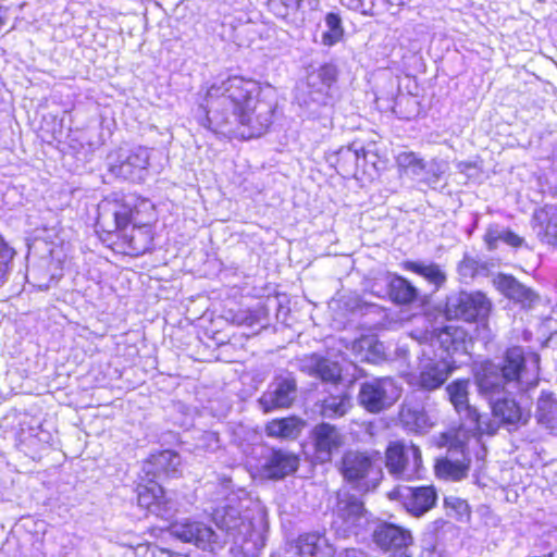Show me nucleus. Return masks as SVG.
Returning <instances> with one entry per match:
<instances>
[{"label": "nucleus", "mask_w": 557, "mask_h": 557, "mask_svg": "<svg viewBox=\"0 0 557 557\" xmlns=\"http://www.w3.org/2000/svg\"><path fill=\"white\" fill-rule=\"evenodd\" d=\"M357 161V157L355 153L349 150L343 152L338 151L336 154V160L334 166L341 175H347L351 172Z\"/></svg>", "instance_id": "44"}, {"label": "nucleus", "mask_w": 557, "mask_h": 557, "mask_svg": "<svg viewBox=\"0 0 557 557\" xmlns=\"http://www.w3.org/2000/svg\"><path fill=\"white\" fill-rule=\"evenodd\" d=\"M320 414L325 419L344 417L352 408V399L345 388L335 387L334 393H329L320 400Z\"/></svg>", "instance_id": "22"}, {"label": "nucleus", "mask_w": 557, "mask_h": 557, "mask_svg": "<svg viewBox=\"0 0 557 557\" xmlns=\"http://www.w3.org/2000/svg\"><path fill=\"white\" fill-rule=\"evenodd\" d=\"M294 366L309 376L322 382L336 384L342 380V368L338 362L320 354L305 355L294 361Z\"/></svg>", "instance_id": "12"}, {"label": "nucleus", "mask_w": 557, "mask_h": 557, "mask_svg": "<svg viewBox=\"0 0 557 557\" xmlns=\"http://www.w3.org/2000/svg\"><path fill=\"white\" fill-rule=\"evenodd\" d=\"M182 460L177 453L166 449L152 454L141 467L147 478L158 481L161 478H175L181 474Z\"/></svg>", "instance_id": "16"}, {"label": "nucleus", "mask_w": 557, "mask_h": 557, "mask_svg": "<svg viewBox=\"0 0 557 557\" xmlns=\"http://www.w3.org/2000/svg\"><path fill=\"white\" fill-rule=\"evenodd\" d=\"M388 287L391 298L397 304L407 305L418 299V288L401 276H394L389 281Z\"/></svg>", "instance_id": "29"}, {"label": "nucleus", "mask_w": 557, "mask_h": 557, "mask_svg": "<svg viewBox=\"0 0 557 557\" xmlns=\"http://www.w3.org/2000/svg\"><path fill=\"white\" fill-rule=\"evenodd\" d=\"M304 0H269L268 9L277 18L288 20L300 10Z\"/></svg>", "instance_id": "34"}, {"label": "nucleus", "mask_w": 557, "mask_h": 557, "mask_svg": "<svg viewBox=\"0 0 557 557\" xmlns=\"http://www.w3.org/2000/svg\"><path fill=\"white\" fill-rule=\"evenodd\" d=\"M312 435L317 453L322 460H329L332 453L344 443V437L337 428L324 422L314 426Z\"/></svg>", "instance_id": "20"}, {"label": "nucleus", "mask_w": 557, "mask_h": 557, "mask_svg": "<svg viewBox=\"0 0 557 557\" xmlns=\"http://www.w3.org/2000/svg\"><path fill=\"white\" fill-rule=\"evenodd\" d=\"M339 473L351 488L373 492L383 479L382 457L377 450H346L339 461Z\"/></svg>", "instance_id": "4"}, {"label": "nucleus", "mask_w": 557, "mask_h": 557, "mask_svg": "<svg viewBox=\"0 0 557 557\" xmlns=\"http://www.w3.org/2000/svg\"><path fill=\"white\" fill-rule=\"evenodd\" d=\"M475 478V483L480 486H485V482H483V478H481L479 474L474 475Z\"/></svg>", "instance_id": "52"}, {"label": "nucleus", "mask_w": 557, "mask_h": 557, "mask_svg": "<svg viewBox=\"0 0 557 557\" xmlns=\"http://www.w3.org/2000/svg\"><path fill=\"white\" fill-rule=\"evenodd\" d=\"M335 557H370V556L360 548L349 547V548L338 549Z\"/></svg>", "instance_id": "47"}, {"label": "nucleus", "mask_w": 557, "mask_h": 557, "mask_svg": "<svg viewBox=\"0 0 557 557\" xmlns=\"http://www.w3.org/2000/svg\"><path fill=\"white\" fill-rule=\"evenodd\" d=\"M133 211H98L96 218V227L98 232L113 234L115 232L125 233L128 224L132 222Z\"/></svg>", "instance_id": "27"}, {"label": "nucleus", "mask_w": 557, "mask_h": 557, "mask_svg": "<svg viewBox=\"0 0 557 557\" xmlns=\"http://www.w3.org/2000/svg\"><path fill=\"white\" fill-rule=\"evenodd\" d=\"M539 424L557 432V396L549 391H542L535 409Z\"/></svg>", "instance_id": "26"}, {"label": "nucleus", "mask_w": 557, "mask_h": 557, "mask_svg": "<svg viewBox=\"0 0 557 557\" xmlns=\"http://www.w3.org/2000/svg\"><path fill=\"white\" fill-rule=\"evenodd\" d=\"M372 537L380 548L391 554L406 552L413 543V536L409 530L392 523L377 525Z\"/></svg>", "instance_id": "15"}, {"label": "nucleus", "mask_w": 557, "mask_h": 557, "mask_svg": "<svg viewBox=\"0 0 557 557\" xmlns=\"http://www.w3.org/2000/svg\"><path fill=\"white\" fill-rule=\"evenodd\" d=\"M257 321L256 317L250 314L249 317H246L245 319V322L248 324V325H253L255 322Z\"/></svg>", "instance_id": "51"}, {"label": "nucleus", "mask_w": 557, "mask_h": 557, "mask_svg": "<svg viewBox=\"0 0 557 557\" xmlns=\"http://www.w3.org/2000/svg\"><path fill=\"white\" fill-rule=\"evenodd\" d=\"M302 423L295 417L272 420L267 424V434L271 437L295 438L300 433Z\"/></svg>", "instance_id": "31"}, {"label": "nucleus", "mask_w": 557, "mask_h": 557, "mask_svg": "<svg viewBox=\"0 0 557 557\" xmlns=\"http://www.w3.org/2000/svg\"><path fill=\"white\" fill-rule=\"evenodd\" d=\"M468 380H456L447 385L446 392L456 411L465 420V430L469 434V441H474L481 451L476 453L478 459H484L486 455L485 435L487 422L482 419L478 409L468 403Z\"/></svg>", "instance_id": "6"}, {"label": "nucleus", "mask_w": 557, "mask_h": 557, "mask_svg": "<svg viewBox=\"0 0 557 557\" xmlns=\"http://www.w3.org/2000/svg\"><path fill=\"white\" fill-rule=\"evenodd\" d=\"M363 503L358 497L346 492L338 493L335 524L341 521L345 531H351L363 519Z\"/></svg>", "instance_id": "19"}, {"label": "nucleus", "mask_w": 557, "mask_h": 557, "mask_svg": "<svg viewBox=\"0 0 557 557\" xmlns=\"http://www.w3.org/2000/svg\"><path fill=\"white\" fill-rule=\"evenodd\" d=\"M435 444L438 447H447L448 454L450 455H454L455 453H461L463 455L466 445L465 441L460 437V432L456 430L441 433L435 438Z\"/></svg>", "instance_id": "36"}, {"label": "nucleus", "mask_w": 557, "mask_h": 557, "mask_svg": "<svg viewBox=\"0 0 557 557\" xmlns=\"http://www.w3.org/2000/svg\"><path fill=\"white\" fill-rule=\"evenodd\" d=\"M485 295L482 293H457L447 297L444 315L447 320L473 321L483 309Z\"/></svg>", "instance_id": "13"}, {"label": "nucleus", "mask_w": 557, "mask_h": 557, "mask_svg": "<svg viewBox=\"0 0 557 557\" xmlns=\"http://www.w3.org/2000/svg\"><path fill=\"white\" fill-rule=\"evenodd\" d=\"M297 383L289 372L276 375L268 389L259 398L263 411L289 407L296 398Z\"/></svg>", "instance_id": "10"}, {"label": "nucleus", "mask_w": 557, "mask_h": 557, "mask_svg": "<svg viewBox=\"0 0 557 557\" xmlns=\"http://www.w3.org/2000/svg\"><path fill=\"white\" fill-rule=\"evenodd\" d=\"M396 164L399 170L407 171L408 169H423L424 162L418 158L412 151H403L396 157Z\"/></svg>", "instance_id": "45"}, {"label": "nucleus", "mask_w": 557, "mask_h": 557, "mask_svg": "<svg viewBox=\"0 0 557 557\" xmlns=\"http://www.w3.org/2000/svg\"><path fill=\"white\" fill-rule=\"evenodd\" d=\"M298 468V458L286 450H272L263 466V471L271 479H282Z\"/></svg>", "instance_id": "23"}, {"label": "nucleus", "mask_w": 557, "mask_h": 557, "mask_svg": "<svg viewBox=\"0 0 557 557\" xmlns=\"http://www.w3.org/2000/svg\"><path fill=\"white\" fill-rule=\"evenodd\" d=\"M171 534L183 542L193 543L202 548L215 542L218 537L215 532L206 523L188 520L172 524Z\"/></svg>", "instance_id": "17"}, {"label": "nucleus", "mask_w": 557, "mask_h": 557, "mask_svg": "<svg viewBox=\"0 0 557 557\" xmlns=\"http://www.w3.org/2000/svg\"><path fill=\"white\" fill-rule=\"evenodd\" d=\"M534 219L546 222L545 237L548 244L557 245V211H535Z\"/></svg>", "instance_id": "37"}, {"label": "nucleus", "mask_w": 557, "mask_h": 557, "mask_svg": "<svg viewBox=\"0 0 557 557\" xmlns=\"http://www.w3.org/2000/svg\"><path fill=\"white\" fill-rule=\"evenodd\" d=\"M339 70L331 62L321 64L308 74V88L312 95L330 96V91L338 82Z\"/></svg>", "instance_id": "21"}, {"label": "nucleus", "mask_w": 557, "mask_h": 557, "mask_svg": "<svg viewBox=\"0 0 557 557\" xmlns=\"http://www.w3.org/2000/svg\"><path fill=\"white\" fill-rule=\"evenodd\" d=\"M444 504L450 516H454L457 520H465L469 518V505L466 500L455 497L447 496L444 499Z\"/></svg>", "instance_id": "42"}, {"label": "nucleus", "mask_w": 557, "mask_h": 557, "mask_svg": "<svg viewBox=\"0 0 557 557\" xmlns=\"http://www.w3.org/2000/svg\"><path fill=\"white\" fill-rule=\"evenodd\" d=\"M459 273L462 276L474 277L479 274L478 262L470 258H465L459 264Z\"/></svg>", "instance_id": "46"}, {"label": "nucleus", "mask_w": 557, "mask_h": 557, "mask_svg": "<svg viewBox=\"0 0 557 557\" xmlns=\"http://www.w3.org/2000/svg\"><path fill=\"white\" fill-rule=\"evenodd\" d=\"M388 497L400 502L410 515L421 517L435 506L437 494L433 486L400 485L392 490Z\"/></svg>", "instance_id": "9"}, {"label": "nucleus", "mask_w": 557, "mask_h": 557, "mask_svg": "<svg viewBox=\"0 0 557 557\" xmlns=\"http://www.w3.org/2000/svg\"><path fill=\"white\" fill-rule=\"evenodd\" d=\"M388 557H411L408 550L401 553H392Z\"/></svg>", "instance_id": "50"}, {"label": "nucleus", "mask_w": 557, "mask_h": 557, "mask_svg": "<svg viewBox=\"0 0 557 557\" xmlns=\"http://www.w3.org/2000/svg\"><path fill=\"white\" fill-rule=\"evenodd\" d=\"M493 285L504 296L530 308L537 300V295L530 288L518 282L512 275L499 273L493 278Z\"/></svg>", "instance_id": "18"}, {"label": "nucleus", "mask_w": 557, "mask_h": 557, "mask_svg": "<svg viewBox=\"0 0 557 557\" xmlns=\"http://www.w3.org/2000/svg\"><path fill=\"white\" fill-rule=\"evenodd\" d=\"M327 29L322 34V44L332 47L344 38V27L339 14L329 12L325 15Z\"/></svg>", "instance_id": "32"}, {"label": "nucleus", "mask_w": 557, "mask_h": 557, "mask_svg": "<svg viewBox=\"0 0 557 557\" xmlns=\"http://www.w3.org/2000/svg\"><path fill=\"white\" fill-rule=\"evenodd\" d=\"M149 159L147 148L139 146L129 152L125 159V163L133 169L144 170L148 168Z\"/></svg>", "instance_id": "43"}, {"label": "nucleus", "mask_w": 557, "mask_h": 557, "mask_svg": "<svg viewBox=\"0 0 557 557\" xmlns=\"http://www.w3.org/2000/svg\"><path fill=\"white\" fill-rule=\"evenodd\" d=\"M50 263L51 260L49 258H42L37 265H33L28 270L27 277H30L34 282V285L38 286L40 289H48L51 282L55 277V275L50 273V271L47 269Z\"/></svg>", "instance_id": "35"}, {"label": "nucleus", "mask_w": 557, "mask_h": 557, "mask_svg": "<svg viewBox=\"0 0 557 557\" xmlns=\"http://www.w3.org/2000/svg\"><path fill=\"white\" fill-rule=\"evenodd\" d=\"M435 414L416 400H406L399 411V421L405 430L417 434L428 433L436 424Z\"/></svg>", "instance_id": "14"}, {"label": "nucleus", "mask_w": 557, "mask_h": 557, "mask_svg": "<svg viewBox=\"0 0 557 557\" xmlns=\"http://www.w3.org/2000/svg\"><path fill=\"white\" fill-rule=\"evenodd\" d=\"M540 360L541 358L539 354L533 352L530 355V361L536 369L540 367Z\"/></svg>", "instance_id": "49"}, {"label": "nucleus", "mask_w": 557, "mask_h": 557, "mask_svg": "<svg viewBox=\"0 0 557 557\" xmlns=\"http://www.w3.org/2000/svg\"><path fill=\"white\" fill-rule=\"evenodd\" d=\"M298 554L301 557H335L336 549L319 533H307L298 537Z\"/></svg>", "instance_id": "24"}, {"label": "nucleus", "mask_w": 557, "mask_h": 557, "mask_svg": "<svg viewBox=\"0 0 557 557\" xmlns=\"http://www.w3.org/2000/svg\"><path fill=\"white\" fill-rule=\"evenodd\" d=\"M385 466L395 479L411 481L420 478L422 456L414 444L392 442L385 451Z\"/></svg>", "instance_id": "8"}, {"label": "nucleus", "mask_w": 557, "mask_h": 557, "mask_svg": "<svg viewBox=\"0 0 557 557\" xmlns=\"http://www.w3.org/2000/svg\"><path fill=\"white\" fill-rule=\"evenodd\" d=\"M401 388L388 376L360 383L357 400L368 412L379 413L392 407L400 397Z\"/></svg>", "instance_id": "7"}, {"label": "nucleus", "mask_w": 557, "mask_h": 557, "mask_svg": "<svg viewBox=\"0 0 557 557\" xmlns=\"http://www.w3.org/2000/svg\"><path fill=\"white\" fill-rule=\"evenodd\" d=\"M469 466L463 460H453L449 457L438 459L435 465V473L440 479L460 481L466 478Z\"/></svg>", "instance_id": "30"}, {"label": "nucleus", "mask_w": 557, "mask_h": 557, "mask_svg": "<svg viewBox=\"0 0 557 557\" xmlns=\"http://www.w3.org/2000/svg\"><path fill=\"white\" fill-rule=\"evenodd\" d=\"M430 344L421 351L419 373L412 377V384L426 391L441 387L457 363L459 357L470 355L471 338L466 330L457 325H446L434 330Z\"/></svg>", "instance_id": "2"}, {"label": "nucleus", "mask_w": 557, "mask_h": 557, "mask_svg": "<svg viewBox=\"0 0 557 557\" xmlns=\"http://www.w3.org/2000/svg\"><path fill=\"white\" fill-rule=\"evenodd\" d=\"M529 336H530V333L529 332H525L524 333V339L528 341L529 339Z\"/></svg>", "instance_id": "53"}, {"label": "nucleus", "mask_w": 557, "mask_h": 557, "mask_svg": "<svg viewBox=\"0 0 557 557\" xmlns=\"http://www.w3.org/2000/svg\"><path fill=\"white\" fill-rule=\"evenodd\" d=\"M223 98L236 122L249 129V136H259L272 124L274 104L263 97V87L255 78L231 75L220 83L207 87L205 100L208 103Z\"/></svg>", "instance_id": "1"}, {"label": "nucleus", "mask_w": 557, "mask_h": 557, "mask_svg": "<svg viewBox=\"0 0 557 557\" xmlns=\"http://www.w3.org/2000/svg\"><path fill=\"white\" fill-rule=\"evenodd\" d=\"M136 557H188L185 554L174 553L165 548H161L153 543L139 544L135 547Z\"/></svg>", "instance_id": "40"}, {"label": "nucleus", "mask_w": 557, "mask_h": 557, "mask_svg": "<svg viewBox=\"0 0 557 557\" xmlns=\"http://www.w3.org/2000/svg\"><path fill=\"white\" fill-rule=\"evenodd\" d=\"M137 502L140 507L162 519H170L175 512V504L170 499L154 479L147 478L146 484L137 486Z\"/></svg>", "instance_id": "11"}, {"label": "nucleus", "mask_w": 557, "mask_h": 557, "mask_svg": "<svg viewBox=\"0 0 557 557\" xmlns=\"http://www.w3.org/2000/svg\"><path fill=\"white\" fill-rule=\"evenodd\" d=\"M498 242H503L504 244L513 248H520L524 244V238L510 230L490 232V250L495 248Z\"/></svg>", "instance_id": "39"}, {"label": "nucleus", "mask_w": 557, "mask_h": 557, "mask_svg": "<svg viewBox=\"0 0 557 557\" xmlns=\"http://www.w3.org/2000/svg\"><path fill=\"white\" fill-rule=\"evenodd\" d=\"M14 250L9 247L0 235V287L7 282L12 268Z\"/></svg>", "instance_id": "41"}, {"label": "nucleus", "mask_w": 557, "mask_h": 557, "mask_svg": "<svg viewBox=\"0 0 557 557\" xmlns=\"http://www.w3.org/2000/svg\"><path fill=\"white\" fill-rule=\"evenodd\" d=\"M476 385L479 388V392L484 395L487 392V377L486 374L483 373H476L475 374Z\"/></svg>", "instance_id": "48"}, {"label": "nucleus", "mask_w": 557, "mask_h": 557, "mask_svg": "<svg viewBox=\"0 0 557 557\" xmlns=\"http://www.w3.org/2000/svg\"><path fill=\"white\" fill-rule=\"evenodd\" d=\"M524 352L521 347L507 349L500 366H490V404L493 421H490V436L500 425L517 426L522 420V410L511 395L519 387L521 370L524 366Z\"/></svg>", "instance_id": "3"}, {"label": "nucleus", "mask_w": 557, "mask_h": 557, "mask_svg": "<svg viewBox=\"0 0 557 557\" xmlns=\"http://www.w3.org/2000/svg\"><path fill=\"white\" fill-rule=\"evenodd\" d=\"M404 268L424 277L430 284L434 285L435 290L446 282V273L436 263L407 261Z\"/></svg>", "instance_id": "28"}, {"label": "nucleus", "mask_w": 557, "mask_h": 557, "mask_svg": "<svg viewBox=\"0 0 557 557\" xmlns=\"http://www.w3.org/2000/svg\"><path fill=\"white\" fill-rule=\"evenodd\" d=\"M213 520L216 527L225 531L232 541V550L243 557H257L264 546L262 534L250 521H246L239 511L231 506L215 510Z\"/></svg>", "instance_id": "5"}, {"label": "nucleus", "mask_w": 557, "mask_h": 557, "mask_svg": "<svg viewBox=\"0 0 557 557\" xmlns=\"http://www.w3.org/2000/svg\"><path fill=\"white\" fill-rule=\"evenodd\" d=\"M123 237L128 244L129 253L134 256H143L152 249L153 235L151 225L148 223L133 224L129 232L125 231Z\"/></svg>", "instance_id": "25"}, {"label": "nucleus", "mask_w": 557, "mask_h": 557, "mask_svg": "<svg viewBox=\"0 0 557 557\" xmlns=\"http://www.w3.org/2000/svg\"><path fill=\"white\" fill-rule=\"evenodd\" d=\"M416 557H449V555L434 533H426L419 540Z\"/></svg>", "instance_id": "33"}, {"label": "nucleus", "mask_w": 557, "mask_h": 557, "mask_svg": "<svg viewBox=\"0 0 557 557\" xmlns=\"http://www.w3.org/2000/svg\"><path fill=\"white\" fill-rule=\"evenodd\" d=\"M221 447V442L218 433L212 431L202 432L195 443L196 454L214 453Z\"/></svg>", "instance_id": "38"}]
</instances>
